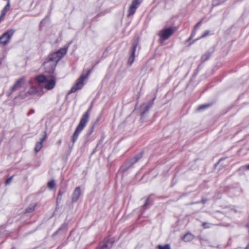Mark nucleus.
Masks as SVG:
<instances>
[{
	"label": "nucleus",
	"mask_w": 249,
	"mask_h": 249,
	"mask_svg": "<svg viewBox=\"0 0 249 249\" xmlns=\"http://www.w3.org/2000/svg\"><path fill=\"white\" fill-rule=\"evenodd\" d=\"M69 46L50 54L43 63L45 72L53 74L58 61L67 53Z\"/></svg>",
	"instance_id": "1"
},
{
	"label": "nucleus",
	"mask_w": 249,
	"mask_h": 249,
	"mask_svg": "<svg viewBox=\"0 0 249 249\" xmlns=\"http://www.w3.org/2000/svg\"><path fill=\"white\" fill-rule=\"evenodd\" d=\"M90 108L84 114L82 115L79 124L76 128V129L71 136V142L72 145H73L78 139L79 134L82 130L86 127L87 123L89 119L90 116Z\"/></svg>",
	"instance_id": "2"
},
{
	"label": "nucleus",
	"mask_w": 249,
	"mask_h": 249,
	"mask_svg": "<svg viewBox=\"0 0 249 249\" xmlns=\"http://www.w3.org/2000/svg\"><path fill=\"white\" fill-rule=\"evenodd\" d=\"M36 80L40 85L44 83V87L47 90L52 89L56 84V76L54 74H52L50 78L44 75H40L36 77Z\"/></svg>",
	"instance_id": "3"
},
{
	"label": "nucleus",
	"mask_w": 249,
	"mask_h": 249,
	"mask_svg": "<svg viewBox=\"0 0 249 249\" xmlns=\"http://www.w3.org/2000/svg\"><path fill=\"white\" fill-rule=\"evenodd\" d=\"M90 72V71L88 70L86 73H82L80 77L76 80V82L71 87V89L68 91V94H70L76 91L77 90L81 89L84 86L85 81L88 78Z\"/></svg>",
	"instance_id": "4"
},
{
	"label": "nucleus",
	"mask_w": 249,
	"mask_h": 249,
	"mask_svg": "<svg viewBox=\"0 0 249 249\" xmlns=\"http://www.w3.org/2000/svg\"><path fill=\"white\" fill-rule=\"evenodd\" d=\"M175 30L173 28H164L160 31L159 36L160 37L159 41L162 43L165 40L168 39L174 33Z\"/></svg>",
	"instance_id": "5"
},
{
	"label": "nucleus",
	"mask_w": 249,
	"mask_h": 249,
	"mask_svg": "<svg viewBox=\"0 0 249 249\" xmlns=\"http://www.w3.org/2000/svg\"><path fill=\"white\" fill-rule=\"evenodd\" d=\"M15 32V31L14 29H10L2 34L0 36V44L5 46L9 43Z\"/></svg>",
	"instance_id": "6"
},
{
	"label": "nucleus",
	"mask_w": 249,
	"mask_h": 249,
	"mask_svg": "<svg viewBox=\"0 0 249 249\" xmlns=\"http://www.w3.org/2000/svg\"><path fill=\"white\" fill-rule=\"evenodd\" d=\"M142 157V152H141L136 155L133 158L130 159L126 162L125 164L122 166V170L123 173H124L128 169L131 168L133 165L136 163Z\"/></svg>",
	"instance_id": "7"
},
{
	"label": "nucleus",
	"mask_w": 249,
	"mask_h": 249,
	"mask_svg": "<svg viewBox=\"0 0 249 249\" xmlns=\"http://www.w3.org/2000/svg\"><path fill=\"white\" fill-rule=\"evenodd\" d=\"M142 2V0H132L128 9V16H131L135 13L137 8Z\"/></svg>",
	"instance_id": "8"
},
{
	"label": "nucleus",
	"mask_w": 249,
	"mask_h": 249,
	"mask_svg": "<svg viewBox=\"0 0 249 249\" xmlns=\"http://www.w3.org/2000/svg\"><path fill=\"white\" fill-rule=\"evenodd\" d=\"M114 242L112 239L107 238L104 241L101 242L96 249H110Z\"/></svg>",
	"instance_id": "9"
},
{
	"label": "nucleus",
	"mask_w": 249,
	"mask_h": 249,
	"mask_svg": "<svg viewBox=\"0 0 249 249\" xmlns=\"http://www.w3.org/2000/svg\"><path fill=\"white\" fill-rule=\"evenodd\" d=\"M138 44V41L136 40L134 42L132 45V49L131 50V54L128 60V64L131 66L134 61L135 60V53L136 50V48Z\"/></svg>",
	"instance_id": "10"
},
{
	"label": "nucleus",
	"mask_w": 249,
	"mask_h": 249,
	"mask_svg": "<svg viewBox=\"0 0 249 249\" xmlns=\"http://www.w3.org/2000/svg\"><path fill=\"white\" fill-rule=\"evenodd\" d=\"M36 94H38V95L41 96L42 94V93L41 91H38V90L36 87H32L29 89L27 92L25 94L24 96H23L22 94L20 93L19 94V96L22 99H24L25 97H27L28 95H32Z\"/></svg>",
	"instance_id": "11"
},
{
	"label": "nucleus",
	"mask_w": 249,
	"mask_h": 249,
	"mask_svg": "<svg viewBox=\"0 0 249 249\" xmlns=\"http://www.w3.org/2000/svg\"><path fill=\"white\" fill-rule=\"evenodd\" d=\"M81 194L80 187H76L72 193L71 196V201L72 202H76L80 197Z\"/></svg>",
	"instance_id": "12"
},
{
	"label": "nucleus",
	"mask_w": 249,
	"mask_h": 249,
	"mask_svg": "<svg viewBox=\"0 0 249 249\" xmlns=\"http://www.w3.org/2000/svg\"><path fill=\"white\" fill-rule=\"evenodd\" d=\"M155 99V98H154L151 101L148 103V104H144L142 106L141 108L142 109V112L141 115L142 117L143 116L144 114L149 111L150 108L153 106Z\"/></svg>",
	"instance_id": "13"
},
{
	"label": "nucleus",
	"mask_w": 249,
	"mask_h": 249,
	"mask_svg": "<svg viewBox=\"0 0 249 249\" xmlns=\"http://www.w3.org/2000/svg\"><path fill=\"white\" fill-rule=\"evenodd\" d=\"M25 81L24 78H21L18 79L15 84L11 88V90L13 92L19 89Z\"/></svg>",
	"instance_id": "14"
},
{
	"label": "nucleus",
	"mask_w": 249,
	"mask_h": 249,
	"mask_svg": "<svg viewBox=\"0 0 249 249\" xmlns=\"http://www.w3.org/2000/svg\"><path fill=\"white\" fill-rule=\"evenodd\" d=\"M214 51V49H212L211 51H208L205 53L201 56V61L202 63H204L207 61L210 57L211 54Z\"/></svg>",
	"instance_id": "15"
},
{
	"label": "nucleus",
	"mask_w": 249,
	"mask_h": 249,
	"mask_svg": "<svg viewBox=\"0 0 249 249\" xmlns=\"http://www.w3.org/2000/svg\"><path fill=\"white\" fill-rule=\"evenodd\" d=\"M195 238V236L192 233L188 232L185 234L182 237V240L185 242H190L193 240Z\"/></svg>",
	"instance_id": "16"
},
{
	"label": "nucleus",
	"mask_w": 249,
	"mask_h": 249,
	"mask_svg": "<svg viewBox=\"0 0 249 249\" xmlns=\"http://www.w3.org/2000/svg\"><path fill=\"white\" fill-rule=\"evenodd\" d=\"M10 8V4L9 0H8L7 4L2 10V11L1 12V14H2V15L5 16L7 12L9 10Z\"/></svg>",
	"instance_id": "17"
},
{
	"label": "nucleus",
	"mask_w": 249,
	"mask_h": 249,
	"mask_svg": "<svg viewBox=\"0 0 249 249\" xmlns=\"http://www.w3.org/2000/svg\"><path fill=\"white\" fill-rule=\"evenodd\" d=\"M94 129V125H93L90 127V128L88 132H87V133L86 134V135L85 136V137H86L85 138V142H87L89 141V136H90V135L93 132Z\"/></svg>",
	"instance_id": "18"
},
{
	"label": "nucleus",
	"mask_w": 249,
	"mask_h": 249,
	"mask_svg": "<svg viewBox=\"0 0 249 249\" xmlns=\"http://www.w3.org/2000/svg\"><path fill=\"white\" fill-rule=\"evenodd\" d=\"M43 143L41 142H37L36 143L34 150L36 153L38 152L42 147Z\"/></svg>",
	"instance_id": "19"
},
{
	"label": "nucleus",
	"mask_w": 249,
	"mask_h": 249,
	"mask_svg": "<svg viewBox=\"0 0 249 249\" xmlns=\"http://www.w3.org/2000/svg\"><path fill=\"white\" fill-rule=\"evenodd\" d=\"M56 185V183L55 182L54 180L52 179L50 181H49L47 183V186L49 189L52 190L53 189Z\"/></svg>",
	"instance_id": "20"
},
{
	"label": "nucleus",
	"mask_w": 249,
	"mask_h": 249,
	"mask_svg": "<svg viewBox=\"0 0 249 249\" xmlns=\"http://www.w3.org/2000/svg\"><path fill=\"white\" fill-rule=\"evenodd\" d=\"M226 0H213L212 4L213 6L220 5L226 1Z\"/></svg>",
	"instance_id": "21"
},
{
	"label": "nucleus",
	"mask_w": 249,
	"mask_h": 249,
	"mask_svg": "<svg viewBox=\"0 0 249 249\" xmlns=\"http://www.w3.org/2000/svg\"><path fill=\"white\" fill-rule=\"evenodd\" d=\"M36 206L34 204L30 205L28 208L25 210V213H30L35 210Z\"/></svg>",
	"instance_id": "22"
},
{
	"label": "nucleus",
	"mask_w": 249,
	"mask_h": 249,
	"mask_svg": "<svg viewBox=\"0 0 249 249\" xmlns=\"http://www.w3.org/2000/svg\"><path fill=\"white\" fill-rule=\"evenodd\" d=\"M202 22V20H201L195 26L194 30L192 33V36L196 34L197 29L201 25Z\"/></svg>",
	"instance_id": "23"
},
{
	"label": "nucleus",
	"mask_w": 249,
	"mask_h": 249,
	"mask_svg": "<svg viewBox=\"0 0 249 249\" xmlns=\"http://www.w3.org/2000/svg\"><path fill=\"white\" fill-rule=\"evenodd\" d=\"M210 104H204V105H200L197 108V110L198 111H201V110H203V109H205L206 108H207L208 107H209L210 106Z\"/></svg>",
	"instance_id": "24"
},
{
	"label": "nucleus",
	"mask_w": 249,
	"mask_h": 249,
	"mask_svg": "<svg viewBox=\"0 0 249 249\" xmlns=\"http://www.w3.org/2000/svg\"><path fill=\"white\" fill-rule=\"evenodd\" d=\"M150 203V197H148L145 202V203L142 205V209L143 210H145L147 209L148 206L149 205Z\"/></svg>",
	"instance_id": "25"
},
{
	"label": "nucleus",
	"mask_w": 249,
	"mask_h": 249,
	"mask_svg": "<svg viewBox=\"0 0 249 249\" xmlns=\"http://www.w3.org/2000/svg\"><path fill=\"white\" fill-rule=\"evenodd\" d=\"M247 170H249V164H247V165L242 166L238 169L239 171H245Z\"/></svg>",
	"instance_id": "26"
},
{
	"label": "nucleus",
	"mask_w": 249,
	"mask_h": 249,
	"mask_svg": "<svg viewBox=\"0 0 249 249\" xmlns=\"http://www.w3.org/2000/svg\"><path fill=\"white\" fill-rule=\"evenodd\" d=\"M213 225L212 224L209 223L208 222H203L202 224V226L204 229H208L211 227V226Z\"/></svg>",
	"instance_id": "27"
},
{
	"label": "nucleus",
	"mask_w": 249,
	"mask_h": 249,
	"mask_svg": "<svg viewBox=\"0 0 249 249\" xmlns=\"http://www.w3.org/2000/svg\"><path fill=\"white\" fill-rule=\"evenodd\" d=\"M158 248L159 249H171L170 246L169 244H166L164 246L159 245Z\"/></svg>",
	"instance_id": "28"
},
{
	"label": "nucleus",
	"mask_w": 249,
	"mask_h": 249,
	"mask_svg": "<svg viewBox=\"0 0 249 249\" xmlns=\"http://www.w3.org/2000/svg\"><path fill=\"white\" fill-rule=\"evenodd\" d=\"M67 226V224L66 223H64L61 227L55 232V234H57L61 230H64L66 228Z\"/></svg>",
	"instance_id": "29"
},
{
	"label": "nucleus",
	"mask_w": 249,
	"mask_h": 249,
	"mask_svg": "<svg viewBox=\"0 0 249 249\" xmlns=\"http://www.w3.org/2000/svg\"><path fill=\"white\" fill-rule=\"evenodd\" d=\"M46 138H47V133H46V131H44L43 133V137L41 138L40 142L43 143V142L46 139Z\"/></svg>",
	"instance_id": "30"
},
{
	"label": "nucleus",
	"mask_w": 249,
	"mask_h": 249,
	"mask_svg": "<svg viewBox=\"0 0 249 249\" xmlns=\"http://www.w3.org/2000/svg\"><path fill=\"white\" fill-rule=\"evenodd\" d=\"M209 34V31L208 30L206 31L204 34L199 37V38H204L207 36Z\"/></svg>",
	"instance_id": "31"
},
{
	"label": "nucleus",
	"mask_w": 249,
	"mask_h": 249,
	"mask_svg": "<svg viewBox=\"0 0 249 249\" xmlns=\"http://www.w3.org/2000/svg\"><path fill=\"white\" fill-rule=\"evenodd\" d=\"M13 178V176L11 177L10 178H7L5 181V184L6 185L9 184L12 181Z\"/></svg>",
	"instance_id": "32"
},
{
	"label": "nucleus",
	"mask_w": 249,
	"mask_h": 249,
	"mask_svg": "<svg viewBox=\"0 0 249 249\" xmlns=\"http://www.w3.org/2000/svg\"><path fill=\"white\" fill-rule=\"evenodd\" d=\"M63 194V192H62L61 191H59L57 199L58 200V199H61Z\"/></svg>",
	"instance_id": "33"
},
{
	"label": "nucleus",
	"mask_w": 249,
	"mask_h": 249,
	"mask_svg": "<svg viewBox=\"0 0 249 249\" xmlns=\"http://www.w3.org/2000/svg\"><path fill=\"white\" fill-rule=\"evenodd\" d=\"M207 201V199H202V200L201 201H199L200 203H202L203 204H205L206 202Z\"/></svg>",
	"instance_id": "34"
},
{
	"label": "nucleus",
	"mask_w": 249,
	"mask_h": 249,
	"mask_svg": "<svg viewBox=\"0 0 249 249\" xmlns=\"http://www.w3.org/2000/svg\"><path fill=\"white\" fill-rule=\"evenodd\" d=\"M4 16L2 15V14L0 15V22L2 20H3L4 18Z\"/></svg>",
	"instance_id": "35"
},
{
	"label": "nucleus",
	"mask_w": 249,
	"mask_h": 249,
	"mask_svg": "<svg viewBox=\"0 0 249 249\" xmlns=\"http://www.w3.org/2000/svg\"><path fill=\"white\" fill-rule=\"evenodd\" d=\"M199 203H200L199 201H197V202H192L190 204L192 205V204H198Z\"/></svg>",
	"instance_id": "36"
},
{
	"label": "nucleus",
	"mask_w": 249,
	"mask_h": 249,
	"mask_svg": "<svg viewBox=\"0 0 249 249\" xmlns=\"http://www.w3.org/2000/svg\"><path fill=\"white\" fill-rule=\"evenodd\" d=\"M61 142H62V141L61 140H60L58 142H57V143L58 145H60L61 143Z\"/></svg>",
	"instance_id": "37"
},
{
	"label": "nucleus",
	"mask_w": 249,
	"mask_h": 249,
	"mask_svg": "<svg viewBox=\"0 0 249 249\" xmlns=\"http://www.w3.org/2000/svg\"><path fill=\"white\" fill-rule=\"evenodd\" d=\"M34 112V110H33V109H32V110H31L30 111V113H33Z\"/></svg>",
	"instance_id": "38"
},
{
	"label": "nucleus",
	"mask_w": 249,
	"mask_h": 249,
	"mask_svg": "<svg viewBox=\"0 0 249 249\" xmlns=\"http://www.w3.org/2000/svg\"><path fill=\"white\" fill-rule=\"evenodd\" d=\"M246 249H249V244L246 247Z\"/></svg>",
	"instance_id": "39"
},
{
	"label": "nucleus",
	"mask_w": 249,
	"mask_h": 249,
	"mask_svg": "<svg viewBox=\"0 0 249 249\" xmlns=\"http://www.w3.org/2000/svg\"><path fill=\"white\" fill-rule=\"evenodd\" d=\"M223 160V158L220 159L219 160V162H220V161L221 160Z\"/></svg>",
	"instance_id": "40"
},
{
	"label": "nucleus",
	"mask_w": 249,
	"mask_h": 249,
	"mask_svg": "<svg viewBox=\"0 0 249 249\" xmlns=\"http://www.w3.org/2000/svg\"><path fill=\"white\" fill-rule=\"evenodd\" d=\"M192 36V37L193 36ZM192 37V36H191V37H190V38H191Z\"/></svg>",
	"instance_id": "41"
}]
</instances>
